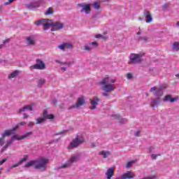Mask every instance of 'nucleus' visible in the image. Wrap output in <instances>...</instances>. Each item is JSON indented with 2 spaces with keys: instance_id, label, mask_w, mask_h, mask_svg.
Instances as JSON below:
<instances>
[{
  "instance_id": "obj_1",
  "label": "nucleus",
  "mask_w": 179,
  "mask_h": 179,
  "mask_svg": "<svg viewBox=\"0 0 179 179\" xmlns=\"http://www.w3.org/2000/svg\"><path fill=\"white\" fill-rule=\"evenodd\" d=\"M48 163V159L45 157H41L36 160L29 162L27 164L24 165V167L26 169H29V167H32V166H34L35 169H38L41 171H44V170L47 169Z\"/></svg>"
},
{
  "instance_id": "obj_2",
  "label": "nucleus",
  "mask_w": 179,
  "mask_h": 179,
  "mask_svg": "<svg viewBox=\"0 0 179 179\" xmlns=\"http://www.w3.org/2000/svg\"><path fill=\"white\" fill-rule=\"evenodd\" d=\"M115 83V79H111L110 77L106 76L99 82V85L102 86V90L106 93H110L115 90V85L113 83Z\"/></svg>"
},
{
  "instance_id": "obj_3",
  "label": "nucleus",
  "mask_w": 179,
  "mask_h": 179,
  "mask_svg": "<svg viewBox=\"0 0 179 179\" xmlns=\"http://www.w3.org/2000/svg\"><path fill=\"white\" fill-rule=\"evenodd\" d=\"M83 142H85V138H83V136H76V138L73 139L72 141L70 143V144L67 147V149L69 150H71V149H75L78 146H80V145H82Z\"/></svg>"
},
{
  "instance_id": "obj_4",
  "label": "nucleus",
  "mask_w": 179,
  "mask_h": 179,
  "mask_svg": "<svg viewBox=\"0 0 179 179\" xmlns=\"http://www.w3.org/2000/svg\"><path fill=\"white\" fill-rule=\"evenodd\" d=\"M79 160H80V155L76 154L72 155L65 164L62 165L61 169H66L69 167L73 163H76L77 162H79Z\"/></svg>"
},
{
  "instance_id": "obj_5",
  "label": "nucleus",
  "mask_w": 179,
  "mask_h": 179,
  "mask_svg": "<svg viewBox=\"0 0 179 179\" xmlns=\"http://www.w3.org/2000/svg\"><path fill=\"white\" fill-rule=\"evenodd\" d=\"M17 128H18V126L15 127L12 129L6 130L1 134L2 138H0V146H3V143H4L3 138H5V136H9L10 135H13V134H15V131H16V129H17Z\"/></svg>"
},
{
  "instance_id": "obj_6",
  "label": "nucleus",
  "mask_w": 179,
  "mask_h": 179,
  "mask_svg": "<svg viewBox=\"0 0 179 179\" xmlns=\"http://www.w3.org/2000/svg\"><path fill=\"white\" fill-rule=\"evenodd\" d=\"M54 117L55 116L53 114L48 115V112L47 110H44L43 111V117H39V118L36 119V124H41V123L44 122L45 118L47 120H53Z\"/></svg>"
},
{
  "instance_id": "obj_7",
  "label": "nucleus",
  "mask_w": 179,
  "mask_h": 179,
  "mask_svg": "<svg viewBox=\"0 0 179 179\" xmlns=\"http://www.w3.org/2000/svg\"><path fill=\"white\" fill-rule=\"evenodd\" d=\"M35 24H36V26H41L42 24L43 26V30H47L51 27L50 20H45V19L40 20L38 21H36L35 22Z\"/></svg>"
},
{
  "instance_id": "obj_8",
  "label": "nucleus",
  "mask_w": 179,
  "mask_h": 179,
  "mask_svg": "<svg viewBox=\"0 0 179 179\" xmlns=\"http://www.w3.org/2000/svg\"><path fill=\"white\" fill-rule=\"evenodd\" d=\"M49 23L50 24V27H52V31H55L57 30H61V29H64V24L61 22H52V20H50Z\"/></svg>"
},
{
  "instance_id": "obj_9",
  "label": "nucleus",
  "mask_w": 179,
  "mask_h": 179,
  "mask_svg": "<svg viewBox=\"0 0 179 179\" xmlns=\"http://www.w3.org/2000/svg\"><path fill=\"white\" fill-rule=\"evenodd\" d=\"M33 132L29 131L28 133L23 134L22 136H19V134H15L11 136V141H22V139H26L29 138L30 135H32Z\"/></svg>"
},
{
  "instance_id": "obj_10",
  "label": "nucleus",
  "mask_w": 179,
  "mask_h": 179,
  "mask_svg": "<svg viewBox=\"0 0 179 179\" xmlns=\"http://www.w3.org/2000/svg\"><path fill=\"white\" fill-rule=\"evenodd\" d=\"M142 61V55L131 54L130 55V62L131 64H138Z\"/></svg>"
},
{
  "instance_id": "obj_11",
  "label": "nucleus",
  "mask_w": 179,
  "mask_h": 179,
  "mask_svg": "<svg viewBox=\"0 0 179 179\" xmlns=\"http://www.w3.org/2000/svg\"><path fill=\"white\" fill-rule=\"evenodd\" d=\"M33 110V106L32 105H28L25 106L24 108H20L19 110V113L20 114H24V119L29 118V115H26V111H32Z\"/></svg>"
},
{
  "instance_id": "obj_12",
  "label": "nucleus",
  "mask_w": 179,
  "mask_h": 179,
  "mask_svg": "<svg viewBox=\"0 0 179 179\" xmlns=\"http://www.w3.org/2000/svg\"><path fill=\"white\" fill-rule=\"evenodd\" d=\"M45 64L41 60H37L36 64L31 66V69H44Z\"/></svg>"
},
{
  "instance_id": "obj_13",
  "label": "nucleus",
  "mask_w": 179,
  "mask_h": 179,
  "mask_svg": "<svg viewBox=\"0 0 179 179\" xmlns=\"http://www.w3.org/2000/svg\"><path fill=\"white\" fill-rule=\"evenodd\" d=\"M162 89H163L162 87L157 89V87H153L150 88V92L151 93H153L155 96H162L163 95V91L162 90Z\"/></svg>"
},
{
  "instance_id": "obj_14",
  "label": "nucleus",
  "mask_w": 179,
  "mask_h": 179,
  "mask_svg": "<svg viewBox=\"0 0 179 179\" xmlns=\"http://www.w3.org/2000/svg\"><path fill=\"white\" fill-rule=\"evenodd\" d=\"M99 101H100V99L97 97H94L92 99H91L92 106L90 107V110H96V108H97Z\"/></svg>"
},
{
  "instance_id": "obj_15",
  "label": "nucleus",
  "mask_w": 179,
  "mask_h": 179,
  "mask_svg": "<svg viewBox=\"0 0 179 179\" xmlns=\"http://www.w3.org/2000/svg\"><path fill=\"white\" fill-rule=\"evenodd\" d=\"M135 177V174L132 171H128L127 173H124L120 178L116 179H131Z\"/></svg>"
},
{
  "instance_id": "obj_16",
  "label": "nucleus",
  "mask_w": 179,
  "mask_h": 179,
  "mask_svg": "<svg viewBox=\"0 0 179 179\" xmlns=\"http://www.w3.org/2000/svg\"><path fill=\"white\" fill-rule=\"evenodd\" d=\"M83 104H85V99L83 98H79L77 103L70 108H79V107L83 106Z\"/></svg>"
},
{
  "instance_id": "obj_17",
  "label": "nucleus",
  "mask_w": 179,
  "mask_h": 179,
  "mask_svg": "<svg viewBox=\"0 0 179 179\" xmlns=\"http://www.w3.org/2000/svg\"><path fill=\"white\" fill-rule=\"evenodd\" d=\"M144 16L146 19L145 22L146 23H150L152 20H153V18L152 17V15H150V12L148 10L144 11Z\"/></svg>"
},
{
  "instance_id": "obj_18",
  "label": "nucleus",
  "mask_w": 179,
  "mask_h": 179,
  "mask_svg": "<svg viewBox=\"0 0 179 179\" xmlns=\"http://www.w3.org/2000/svg\"><path fill=\"white\" fill-rule=\"evenodd\" d=\"M58 48H59V50H62V51H65V50L72 48V45L71 43H65L59 45Z\"/></svg>"
},
{
  "instance_id": "obj_19",
  "label": "nucleus",
  "mask_w": 179,
  "mask_h": 179,
  "mask_svg": "<svg viewBox=\"0 0 179 179\" xmlns=\"http://www.w3.org/2000/svg\"><path fill=\"white\" fill-rule=\"evenodd\" d=\"M178 100V97L173 98L171 95H166L164 99V101H169L170 103H174Z\"/></svg>"
},
{
  "instance_id": "obj_20",
  "label": "nucleus",
  "mask_w": 179,
  "mask_h": 179,
  "mask_svg": "<svg viewBox=\"0 0 179 179\" xmlns=\"http://www.w3.org/2000/svg\"><path fill=\"white\" fill-rule=\"evenodd\" d=\"M106 178L110 179L113 176H114V169L110 168L107 170L106 173Z\"/></svg>"
},
{
  "instance_id": "obj_21",
  "label": "nucleus",
  "mask_w": 179,
  "mask_h": 179,
  "mask_svg": "<svg viewBox=\"0 0 179 179\" xmlns=\"http://www.w3.org/2000/svg\"><path fill=\"white\" fill-rule=\"evenodd\" d=\"M85 12L87 15H89L90 13V5L86 4L83 6V10L81 12Z\"/></svg>"
},
{
  "instance_id": "obj_22",
  "label": "nucleus",
  "mask_w": 179,
  "mask_h": 179,
  "mask_svg": "<svg viewBox=\"0 0 179 179\" xmlns=\"http://www.w3.org/2000/svg\"><path fill=\"white\" fill-rule=\"evenodd\" d=\"M99 155H101V156H103L104 159H107V157H108V156L111 155V152L110 151L102 150L99 152Z\"/></svg>"
},
{
  "instance_id": "obj_23",
  "label": "nucleus",
  "mask_w": 179,
  "mask_h": 179,
  "mask_svg": "<svg viewBox=\"0 0 179 179\" xmlns=\"http://www.w3.org/2000/svg\"><path fill=\"white\" fill-rule=\"evenodd\" d=\"M39 6H40V3H38V2L31 3L28 6L29 9H36L37 8H39Z\"/></svg>"
},
{
  "instance_id": "obj_24",
  "label": "nucleus",
  "mask_w": 179,
  "mask_h": 179,
  "mask_svg": "<svg viewBox=\"0 0 179 179\" xmlns=\"http://www.w3.org/2000/svg\"><path fill=\"white\" fill-rule=\"evenodd\" d=\"M159 103H160L159 99H154L151 102V106L152 107V108H155V107L159 105Z\"/></svg>"
},
{
  "instance_id": "obj_25",
  "label": "nucleus",
  "mask_w": 179,
  "mask_h": 179,
  "mask_svg": "<svg viewBox=\"0 0 179 179\" xmlns=\"http://www.w3.org/2000/svg\"><path fill=\"white\" fill-rule=\"evenodd\" d=\"M27 41L29 45H33V44H34V36L27 37Z\"/></svg>"
},
{
  "instance_id": "obj_26",
  "label": "nucleus",
  "mask_w": 179,
  "mask_h": 179,
  "mask_svg": "<svg viewBox=\"0 0 179 179\" xmlns=\"http://www.w3.org/2000/svg\"><path fill=\"white\" fill-rule=\"evenodd\" d=\"M173 50L174 51H179V43H178V42H175L173 44Z\"/></svg>"
},
{
  "instance_id": "obj_27",
  "label": "nucleus",
  "mask_w": 179,
  "mask_h": 179,
  "mask_svg": "<svg viewBox=\"0 0 179 179\" xmlns=\"http://www.w3.org/2000/svg\"><path fill=\"white\" fill-rule=\"evenodd\" d=\"M18 73H19V72H17V71H14V72L11 73L8 76L9 79H12V78H16V76H17Z\"/></svg>"
},
{
  "instance_id": "obj_28",
  "label": "nucleus",
  "mask_w": 179,
  "mask_h": 179,
  "mask_svg": "<svg viewBox=\"0 0 179 179\" xmlns=\"http://www.w3.org/2000/svg\"><path fill=\"white\" fill-rule=\"evenodd\" d=\"M115 118H117V120H120V122H121L122 124H123L124 122H127V120L125 119L121 118V116L118 115H115Z\"/></svg>"
},
{
  "instance_id": "obj_29",
  "label": "nucleus",
  "mask_w": 179,
  "mask_h": 179,
  "mask_svg": "<svg viewBox=\"0 0 179 179\" xmlns=\"http://www.w3.org/2000/svg\"><path fill=\"white\" fill-rule=\"evenodd\" d=\"M12 143H13V141L11 140L10 141H8L6 145L3 147L2 152H3V150H5L7 148H9V145H12Z\"/></svg>"
},
{
  "instance_id": "obj_30",
  "label": "nucleus",
  "mask_w": 179,
  "mask_h": 179,
  "mask_svg": "<svg viewBox=\"0 0 179 179\" xmlns=\"http://www.w3.org/2000/svg\"><path fill=\"white\" fill-rule=\"evenodd\" d=\"M54 13V10H52V8H49L47 11L45 13V15H52Z\"/></svg>"
},
{
  "instance_id": "obj_31",
  "label": "nucleus",
  "mask_w": 179,
  "mask_h": 179,
  "mask_svg": "<svg viewBox=\"0 0 179 179\" xmlns=\"http://www.w3.org/2000/svg\"><path fill=\"white\" fill-rule=\"evenodd\" d=\"M29 159L28 155H24V157L19 162V164H22L24 162H26Z\"/></svg>"
},
{
  "instance_id": "obj_32",
  "label": "nucleus",
  "mask_w": 179,
  "mask_h": 179,
  "mask_svg": "<svg viewBox=\"0 0 179 179\" xmlns=\"http://www.w3.org/2000/svg\"><path fill=\"white\" fill-rule=\"evenodd\" d=\"M134 163H135V161H130L127 162V164H126L127 169H129V167H132V164H134Z\"/></svg>"
},
{
  "instance_id": "obj_33",
  "label": "nucleus",
  "mask_w": 179,
  "mask_h": 179,
  "mask_svg": "<svg viewBox=\"0 0 179 179\" xmlns=\"http://www.w3.org/2000/svg\"><path fill=\"white\" fill-rule=\"evenodd\" d=\"M169 8H170V4L169 3H166L164 6H162L163 10H167Z\"/></svg>"
},
{
  "instance_id": "obj_34",
  "label": "nucleus",
  "mask_w": 179,
  "mask_h": 179,
  "mask_svg": "<svg viewBox=\"0 0 179 179\" xmlns=\"http://www.w3.org/2000/svg\"><path fill=\"white\" fill-rule=\"evenodd\" d=\"M157 156H160V154H152L151 155V159H152V160H156Z\"/></svg>"
},
{
  "instance_id": "obj_35",
  "label": "nucleus",
  "mask_w": 179,
  "mask_h": 179,
  "mask_svg": "<svg viewBox=\"0 0 179 179\" xmlns=\"http://www.w3.org/2000/svg\"><path fill=\"white\" fill-rule=\"evenodd\" d=\"M73 62H67L63 63V64L69 67L73 65Z\"/></svg>"
},
{
  "instance_id": "obj_36",
  "label": "nucleus",
  "mask_w": 179,
  "mask_h": 179,
  "mask_svg": "<svg viewBox=\"0 0 179 179\" xmlns=\"http://www.w3.org/2000/svg\"><path fill=\"white\" fill-rule=\"evenodd\" d=\"M93 6L95 9H99L100 8L99 3H94Z\"/></svg>"
},
{
  "instance_id": "obj_37",
  "label": "nucleus",
  "mask_w": 179,
  "mask_h": 179,
  "mask_svg": "<svg viewBox=\"0 0 179 179\" xmlns=\"http://www.w3.org/2000/svg\"><path fill=\"white\" fill-rule=\"evenodd\" d=\"M44 82H45V81L44 80V79H41V80H39V81H38V85H39V86H41V85H44Z\"/></svg>"
},
{
  "instance_id": "obj_38",
  "label": "nucleus",
  "mask_w": 179,
  "mask_h": 179,
  "mask_svg": "<svg viewBox=\"0 0 179 179\" xmlns=\"http://www.w3.org/2000/svg\"><path fill=\"white\" fill-rule=\"evenodd\" d=\"M66 132H68V130H65V131L59 132V133L56 134V135H64V134H66Z\"/></svg>"
},
{
  "instance_id": "obj_39",
  "label": "nucleus",
  "mask_w": 179,
  "mask_h": 179,
  "mask_svg": "<svg viewBox=\"0 0 179 179\" xmlns=\"http://www.w3.org/2000/svg\"><path fill=\"white\" fill-rule=\"evenodd\" d=\"M127 79H132L133 76L131 73H127Z\"/></svg>"
},
{
  "instance_id": "obj_40",
  "label": "nucleus",
  "mask_w": 179,
  "mask_h": 179,
  "mask_svg": "<svg viewBox=\"0 0 179 179\" xmlns=\"http://www.w3.org/2000/svg\"><path fill=\"white\" fill-rule=\"evenodd\" d=\"M96 38H103V36L100 34H98L95 36Z\"/></svg>"
},
{
  "instance_id": "obj_41",
  "label": "nucleus",
  "mask_w": 179,
  "mask_h": 179,
  "mask_svg": "<svg viewBox=\"0 0 179 179\" xmlns=\"http://www.w3.org/2000/svg\"><path fill=\"white\" fill-rule=\"evenodd\" d=\"M141 40H143V41L146 42V41H148V37L144 36V37H142V38H141Z\"/></svg>"
},
{
  "instance_id": "obj_42",
  "label": "nucleus",
  "mask_w": 179,
  "mask_h": 179,
  "mask_svg": "<svg viewBox=\"0 0 179 179\" xmlns=\"http://www.w3.org/2000/svg\"><path fill=\"white\" fill-rule=\"evenodd\" d=\"M153 150H155V148L154 147H150L149 148V153H152V152H153Z\"/></svg>"
},
{
  "instance_id": "obj_43",
  "label": "nucleus",
  "mask_w": 179,
  "mask_h": 179,
  "mask_svg": "<svg viewBox=\"0 0 179 179\" xmlns=\"http://www.w3.org/2000/svg\"><path fill=\"white\" fill-rule=\"evenodd\" d=\"M34 122H29L28 123V127H34Z\"/></svg>"
},
{
  "instance_id": "obj_44",
  "label": "nucleus",
  "mask_w": 179,
  "mask_h": 179,
  "mask_svg": "<svg viewBox=\"0 0 179 179\" xmlns=\"http://www.w3.org/2000/svg\"><path fill=\"white\" fill-rule=\"evenodd\" d=\"M5 162H6V159H3V160L0 161V166H2Z\"/></svg>"
},
{
  "instance_id": "obj_45",
  "label": "nucleus",
  "mask_w": 179,
  "mask_h": 179,
  "mask_svg": "<svg viewBox=\"0 0 179 179\" xmlns=\"http://www.w3.org/2000/svg\"><path fill=\"white\" fill-rule=\"evenodd\" d=\"M91 45H94V47H97V43H96V42H92V43H91Z\"/></svg>"
},
{
  "instance_id": "obj_46",
  "label": "nucleus",
  "mask_w": 179,
  "mask_h": 179,
  "mask_svg": "<svg viewBox=\"0 0 179 179\" xmlns=\"http://www.w3.org/2000/svg\"><path fill=\"white\" fill-rule=\"evenodd\" d=\"M85 50L87 51H90V48L89 46H85Z\"/></svg>"
},
{
  "instance_id": "obj_47",
  "label": "nucleus",
  "mask_w": 179,
  "mask_h": 179,
  "mask_svg": "<svg viewBox=\"0 0 179 179\" xmlns=\"http://www.w3.org/2000/svg\"><path fill=\"white\" fill-rule=\"evenodd\" d=\"M18 125H26V123L24 122H21L18 124Z\"/></svg>"
},
{
  "instance_id": "obj_48",
  "label": "nucleus",
  "mask_w": 179,
  "mask_h": 179,
  "mask_svg": "<svg viewBox=\"0 0 179 179\" xmlns=\"http://www.w3.org/2000/svg\"><path fill=\"white\" fill-rule=\"evenodd\" d=\"M61 69H62V72H65V71H66V68H65V67H62Z\"/></svg>"
},
{
  "instance_id": "obj_49",
  "label": "nucleus",
  "mask_w": 179,
  "mask_h": 179,
  "mask_svg": "<svg viewBox=\"0 0 179 179\" xmlns=\"http://www.w3.org/2000/svg\"><path fill=\"white\" fill-rule=\"evenodd\" d=\"M134 136H139V131H136V132L134 134Z\"/></svg>"
},
{
  "instance_id": "obj_50",
  "label": "nucleus",
  "mask_w": 179,
  "mask_h": 179,
  "mask_svg": "<svg viewBox=\"0 0 179 179\" xmlns=\"http://www.w3.org/2000/svg\"><path fill=\"white\" fill-rule=\"evenodd\" d=\"M103 96H108V94H107V93H103Z\"/></svg>"
},
{
  "instance_id": "obj_51",
  "label": "nucleus",
  "mask_w": 179,
  "mask_h": 179,
  "mask_svg": "<svg viewBox=\"0 0 179 179\" xmlns=\"http://www.w3.org/2000/svg\"><path fill=\"white\" fill-rule=\"evenodd\" d=\"M141 31H138L137 32V36H139V34H141Z\"/></svg>"
},
{
  "instance_id": "obj_52",
  "label": "nucleus",
  "mask_w": 179,
  "mask_h": 179,
  "mask_svg": "<svg viewBox=\"0 0 179 179\" xmlns=\"http://www.w3.org/2000/svg\"><path fill=\"white\" fill-rule=\"evenodd\" d=\"M6 41H9V40L3 41V43L5 44V43H6Z\"/></svg>"
},
{
  "instance_id": "obj_53",
  "label": "nucleus",
  "mask_w": 179,
  "mask_h": 179,
  "mask_svg": "<svg viewBox=\"0 0 179 179\" xmlns=\"http://www.w3.org/2000/svg\"><path fill=\"white\" fill-rule=\"evenodd\" d=\"M176 76L179 79V73L176 74Z\"/></svg>"
},
{
  "instance_id": "obj_54",
  "label": "nucleus",
  "mask_w": 179,
  "mask_h": 179,
  "mask_svg": "<svg viewBox=\"0 0 179 179\" xmlns=\"http://www.w3.org/2000/svg\"><path fill=\"white\" fill-rule=\"evenodd\" d=\"M176 26H179V21L176 23Z\"/></svg>"
},
{
  "instance_id": "obj_55",
  "label": "nucleus",
  "mask_w": 179,
  "mask_h": 179,
  "mask_svg": "<svg viewBox=\"0 0 179 179\" xmlns=\"http://www.w3.org/2000/svg\"><path fill=\"white\" fill-rule=\"evenodd\" d=\"M3 47V45H0V48H2Z\"/></svg>"
},
{
  "instance_id": "obj_56",
  "label": "nucleus",
  "mask_w": 179,
  "mask_h": 179,
  "mask_svg": "<svg viewBox=\"0 0 179 179\" xmlns=\"http://www.w3.org/2000/svg\"><path fill=\"white\" fill-rule=\"evenodd\" d=\"M56 62H58L59 64V60H56Z\"/></svg>"
},
{
  "instance_id": "obj_57",
  "label": "nucleus",
  "mask_w": 179,
  "mask_h": 179,
  "mask_svg": "<svg viewBox=\"0 0 179 179\" xmlns=\"http://www.w3.org/2000/svg\"><path fill=\"white\" fill-rule=\"evenodd\" d=\"M17 166L16 165H14V167H16Z\"/></svg>"
},
{
  "instance_id": "obj_58",
  "label": "nucleus",
  "mask_w": 179,
  "mask_h": 179,
  "mask_svg": "<svg viewBox=\"0 0 179 179\" xmlns=\"http://www.w3.org/2000/svg\"><path fill=\"white\" fill-rule=\"evenodd\" d=\"M140 20H142V18H140Z\"/></svg>"
},
{
  "instance_id": "obj_59",
  "label": "nucleus",
  "mask_w": 179,
  "mask_h": 179,
  "mask_svg": "<svg viewBox=\"0 0 179 179\" xmlns=\"http://www.w3.org/2000/svg\"><path fill=\"white\" fill-rule=\"evenodd\" d=\"M147 96H148V93H146Z\"/></svg>"
},
{
  "instance_id": "obj_60",
  "label": "nucleus",
  "mask_w": 179,
  "mask_h": 179,
  "mask_svg": "<svg viewBox=\"0 0 179 179\" xmlns=\"http://www.w3.org/2000/svg\"><path fill=\"white\" fill-rule=\"evenodd\" d=\"M0 174H1V171H0Z\"/></svg>"
}]
</instances>
